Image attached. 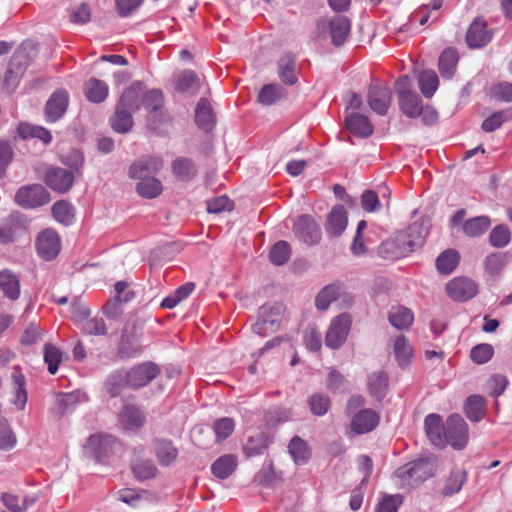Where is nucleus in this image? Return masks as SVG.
I'll return each mask as SVG.
<instances>
[{
  "label": "nucleus",
  "mask_w": 512,
  "mask_h": 512,
  "mask_svg": "<svg viewBox=\"0 0 512 512\" xmlns=\"http://www.w3.org/2000/svg\"><path fill=\"white\" fill-rule=\"evenodd\" d=\"M428 235V226L423 221H416L405 230L383 243V249L391 258H401L421 247Z\"/></svg>",
  "instance_id": "obj_1"
},
{
  "label": "nucleus",
  "mask_w": 512,
  "mask_h": 512,
  "mask_svg": "<svg viewBox=\"0 0 512 512\" xmlns=\"http://www.w3.org/2000/svg\"><path fill=\"white\" fill-rule=\"evenodd\" d=\"M36 55L37 47L32 42L23 43L21 47L13 54L8 64L3 82V88L8 93L15 91L21 78L27 70L30 61L36 57Z\"/></svg>",
  "instance_id": "obj_2"
},
{
  "label": "nucleus",
  "mask_w": 512,
  "mask_h": 512,
  "mask_svg": "<svg viewBox=\"0 0 512 512\" xmlns=\"http://www.w3.org/2000/svg\"><path fill=\"white\" fill-rule=\"evenodd\" d=\"M431 476V467L427 460L410 462L399 469L393 475L395 484L399 488H411Z\"/></svg>",
  "instance_id": "obj_3"
},
{
  "label": "nucleus",
  "mask_w": 512,
  "mask_h": 512,
  "mask_svg": "<svg viewBox=\"0 0 512 512\" xmlns=\"http://www.w3.org/2000/svg\"><path fill=\"white\" fill-rule=\"evenodd\" d=\"M284 307L279 303H267L260 307L258 319L252 326L253 331L259 335L274 332L280 324Z\"/></svg>",
  "instance_id": "obj_4"
},
{
  "label": "nucleus",
  "mask_w": 512,
  "mask_h": 512,
  "mask_svg": "<svg viewBox=\"0 0 512 512\" xmlns=\"http://www.w3.org/2000/svg\"><path fill=\"white\" fill-rule=\"evenodd\" d=\"M15 202L24 209H35L50 202L48 191L40 184L25 185L15 194Z\"/></svg>",
  "instance_id": "obj_5"
},
{
  "label": "nucleus",
  "mask_w": 512,
  "mask_h": 512,
  "mask_svg": "<svg viewBox=\"0 0 512 512\" xmlns=\"http://www.w3.org/2000/svg\"><path fill=\"white\" fill-rule=\"evenodd\" d=\"M128 388L138 390L147 386L153 379L160 374V368L157 364L151 361H146L133 366L125 371Z\"/></svg>",
  "instance_id": "obj_6"
},
{
  "label": "nucleus",
  "mask_w": 512,
  "mask_h": 512,
  "mask_svg": "<svg viewBox=\"0 0 512 512\" xmlns=\"http://www.w3.org/2000/svg\"><path fill=\"white\" fill-rule=\"evenodd\" d=\"M445 438L447 445L452 446L454 449H463L468 442V425L459 414L451 415L445 423Z\"/></svg>",
  "instance_id": "obj_7"
},
{
  "label": "nucleus",
  "mask_w": 512,
  "mask_h": 512,
  "mask_svg": "<svg viewBox=\"0 0 512 512\" xmlns=\"http://www.w3.org/2000/svg\"><path fill=\"white\" fill-rule=\"evenodd\" d=\"M351 323V316L347 313H342L334 317L326 333V346L331 349L340 348L348 337Z\"/></svg>",
  "instance_id": "obj_8"
},
{
  "label": "nucleus",
  "mask_w": 512,
  "mask_h": 512,
  "mask_svg": "<svg viewBox=\"0 0 512 512\" xmlns=\"http://www.w3.org/2000/svg\"><path fill=\"white\" fill-rule=\"evenodd\" d=\"M295 236L307 245H315L321 240V230L309 215L299 216L293 226Z\"/></svg>",
  "instance_id": "obj_9"
},
{
  "label": "nucleus",
  "mask_w": 512,
  "mask_h": 512,
  "mask_svg": "<svg viewBox=\"0 0 512 512\" xmlns=\"http://www.w3.org/2000/svg\"><path fill=\"white\" fill-rule=\"evenodd\" d=\"M446 293L454 301L464 302L478 293L477 283L467 277H456L446 284Z\"/></svg>",
  "instance_id": "obj_10"
},
{
  "label": "nucleus",
  "mask_w": 512,
  "mask_h": 512,
  "mask_svg": "<svg viewBox=\"0 0 512 512\" xmlns=\"http://www.w3.org/2000/svg\"><path fill=\"white\" fill-rule=\"evenodd\" d=\"M326 28H329L332 43L335 46H341L344 44L350 33L351 23L347 17L338 15L329 21L325 19L319 21L318 29L324 30Z\"/></svg>",
  "instance_id": "obj_11"
},
{
  "label": "nucleus",
  "mask_w": 512,
  "mask_h": 512,
  "mask_svg": "<svg viewBox=\"0 0 512 512\" xmlns=\"http://www.w3.org/2000/svg\"><path fill=\"white\" fill-rule=\"evenodd\" d=\"M60 247V238L52 229H45L37 237V252L41 258L47 261L54 259L59 254Z\"/></svg>",
  "instance_id": "obj_12"
},
{
  "label": "nucleus",
  "mask_w": 512,
  "mask_h": 512,
  "mask_svg": "<svg viewBox=\"0 0 512 512\" xmlns=\"http://www.w3.org/2000/svg\"><path fill=\"white\" fill-rule=\"evenodd\" d=\"M392 100L391 91L387 86L384 85H371L368 94L367 101L370 108L380 116L387 114Z\"/></svg>",
  "instance_id": "obj_13"
},
{
  "label": "nucleus",
  "mask_w": 512,
  "mask_h": 512,
  "mask_svg": "<svg viewBox=\"0 0 512 512\" xmlns=\"http://www.w3.org/2000/svg\"><path fill=\"white\" fill-rule=\"evenodd\" d=\"M492 39V32L487 29V23L483 18H476L469 26L466 33V42L470 48H482Z\"/></svg>",
  "instance_id": "obj_14"
},
{
  "label": "nucleus",
  "mask_w": 512,
  "mask_h": 512,
  "mask_svg": "<svg viewBox=\"0 0 512 512\" xmlns=\"http://www.w3.org/2000/svg\"><path fill=\"white\" fill-rule=\"evenodd\" d=\"M163 166L160 157L147 156L135 161L129 168V176L134 179L142 180L150 178L152 174H156Z\"/></svg>",
  "instance_id": "obj_15"
},
{
  "label": "nucleus",
  "mask_w": 512,
  "mask_h": 512,
  "mask_svg": "<svg viewBox=\"0 0 512 512\" xmlns=\"http://www.w3.org/2000/svg\"><path fill=\"white\" fill-rule=\"evenodd\" d=\"M351 303L350 296L345 294L340 285L330 284L319 291L315 299L318 310L326 311L333 302Z\"/></svg>",
  "instance_id": "obj_16"
},
{
  "label": "nucleus",
  "mask_w": 512,
  "mask_h": 512,
  "mask_svg": "<svg viewBox=\"0 0 512 512\" xmlns=\"http://www.w3.org/2000/svg\"><path fill=\"white\" fill-rule=\"evenodd\" d=\"M425 433L430 442L439 448L447 445V439L444 436L445 424L439 414L431 413L424 420Z\"/></svg>",
  "instance_id": "obj_17"
},
{
  "label": "nucleus",
  "mask_w": 512,
  "mask_h": 512,
  "mask_svg": "<svg viewBox=\"0 0 512 512\" xmlns=\"http://www.w3.org/2000/svg\"><path fill=\"white\" fill-rule=\"evenodd\" d=\"M74 176L63 168H51L45 176V183L54 191L65 193L72 187Z\"/></svg>",
  "instance_id": "obj_18"
},
{
  "label": "nucleus",
  "mask_w": 512,
  "mask_h": 512,
  "mask_svg": "<svg viewBox=\"0 0 512 512\" xmlns=\"http://www.w3.org/2000/svg\"><path fill=\"white\" fill-rule=\"evenodd\" d=\"M69 96L67 91L58 90L52 94L46 103L45 115L49 122H55L60 119L67 110Z\"/></svg>",
  "instance_id": "obj_19"
},
{
  "label": "nucleus",
  "mask_w": 512,
  "mask_h": 512,
  "mask_svg": "<svg viewBox=\"0 0 512 512\" xmlns=\"http://www.w3.org/2000/svg\"><path fill=\"white\" fill-rule=\"evenodd\" d=\"M114 444V438L111 435L97 433L90 436L84 445V452L95 458H101L106 455Z\"/></svg>",
  "instance_id": "obj_20"
},
{
  "label": "nucleus",
  "mask_w": 512,
  "mask_h": 512,
  "mask_svg": "<svg viewBox=\"0 0 512 512\" xmlns=\"http://www.w3.org/2000/svg\"><path fill=\"white\" fill-rule=\"evenodd\" d=\"M379 423V415L372 409H361L351 421V429L357 434L372 431Z\"/></svg>",
  "instance_id": "obj_21"
},
{
  "label": "nucleus",
  "mask_w": 512,
  "mask_h": 512,
  "mask_svg": "<svg viewBox=\"0 0 512 512\" xmlns=\"http://www.w3.org/2000/svg\"><path fill=\"white\" fill-rule=\"evenodd\" d=\"M345 124L347 129L355 136L367 138L374 131L373 124L368 117L359 113H351L346 116Z\"/></svg>",
  "instance_id": "obj_22"
},
{
  "label": "nucleus",
  "mask_w": 512,
  "mask_h": 512,
  "mask_svg": "<svg viewBox=\"0 0 512 512\" xmlns=\"http://www.w3.org/2000/svg\"><path fill=\"white\" fill-rule=\"evenodd\" d=\"M144 87L141 82H134L126 88L117 104V106L134 112L140 108Z\"/></svg>",
  "instance_id": "obj_23"
},
{
  "label": "nucleus",
  "mask_w": 512,
  "mask_h": 512,
  "mask_svg": "<svg viewBox=\"0 0 512 512\" xmlns=\"http://www.w3.org/2000/svg\"><path fill=\"white\" fill-rule=\"evenodd\" d=\"M347 212L342 205L332 208L327 217L326 231L331 236H340L347 227Z\"/></svg>",
  "instance_id": "obj_24"
},
{
  "label": "nucleus",
  "mask_w": 512,
  "mask_h": 512,
  "mask_svg": "<svg viewBox=\"0 0 512 512\" xmlns=\"http://www.w3.org/2000/svg\"><path fill=\"white\" fill-rule=\"evenodd\" d=\"M119 421L123 429L136 430L144 425L145 416L138 407L125 405L120 412Z\"/></svg>",
  "instance_id": "obj_25"
},
{
  "label": "nucleus",
  "mask_w": 512,
  "mask_h": 512,
  "mask_svg": "<svg viewBox=\"0 0 512 512\" xmlns=\"http://www.w3.org/2000/svg\"><path fill=\"white\" fill-rule=\"evenodd\" d=\"M237 465L238 460L235 455L225 454L213 462L211 472L216 478L225 480L235 472Z\"/></svg>",
  "instance_id": "obj_26"
},
{
  "label": "nucleus",
  "mask_w": 512,
  "mask_h": 512,
  "mask_svg": "<svg viewBox=\"0 0 512 512\" xmlns=\"http://www.w3.org/2000/svg\"><path fill=\"white\" fill-rule=\"evenodd\" d=\"M195 121L197 126L208 132L215 125V115L209 101L205 98L199 100L195 109Z\"/></svg>",
  "instance_id": "obj_27"
},
{
  "label": "nucleus",
  "mask_w": 512,
  "mask_h": 512,
  "mask_svg": "<svg viewBox=\"0 0 512 512\" xmlns=\"http://www.w3.org/2000/svg\"><path fill=\"white\" fill-rule=\"evenodd\" d=\"M0 289L4 296L15 301L20 296V281L11 270L5 269L0 272Z\"/></svg>",
  "instance_id": "obj_28"
},
{
  "label": "nucleus",
  "mask_w": 512,
  "mask_h": 512,
  "mask_svg": "<svg viewBox=\"0 0 512 512\" xmlns=\"http://www.w3.org/2000/svg\"><path fill=\"white\" fill-rule=\"evenodd\" d=\"M390 324L398 330H407L414 321L413 312L404 306L392 307L388 314Z\"/></svg>",
  "instance_id": "obj_29"
},
{
  "label": "nucleus",
  "mask_w": 512,
  "mask_h": 512,
  "mask_svg": "<svg viewBox=\"0 0 512 512\" xmlns=\"http://www.w3.org/2000/svg\"><path fill=\"white\" fill-rule=\"evenodd\" d=\"M278 74L281 81L286 85L297 83L296 60L292 54H285L279 59Z\"/></svg>",
  "instance_id": "obj_30"
},
{
  "label": "nucleus",
  "mask_w": 512,
  "mask_h": 512,
  "mask_svg": "<svg viewBox=\"0 0 512 512\" xmlns=\"http://www.w3.org/2000/svg\"><path fill=\"white\" fill-rule=\"evenodd\" d=\"M108 85L97 78H90L84 84V94L93 103H101L108 96Z\"/></svg>",
  "instance_id": "obj_31"
},
{
  "label": "nucleus",
  "mask_w": 512,
  "mask_h": 512,
  "mask_svg": "<svg viewBox=\"0 0 512 512\" xmlns=\"http://www.w3.org/2000/svg\"><path fill=\"white\" fill-rule=\"evenodd\" d=\"M464 412L469 420L479 422L485 416V399L480 395H471L464 404Z\"/></svg>",
  "instance_id": "obj_32"
},
{
  "label": "nucleus",
  "mask_w": 512,
  "mask_h": 512,
  "mask_svg": "<svg viewBox=\"0 0 512 512\" xmlns=\"http://www.w3.org/2000/svg\"><path fill=\"white\" fill-rule=\"evenodd\" d=\"M171 168L173 174L183 181L191 180L197 175L196 165L190 158H176L172 162Z\"/></svg>",
  "instance_id": "obj_33"
},
{
  "label": "nucleus",
  "mask_w": 512,
  "mask_h": 512,
  "mask_svg": "<svg viewBox=\"0 0 512 512\" xmlns=\"http://www.w3.org/2000/svg\"><path fill=\"white\" fill-rule=\"evenodd\" d=\"M127 376L124 370H116L109 374L104 382V389L111 397L119 396L125 387H128Z\"/></svg>",
  "instance_id": "obj_34"
},
{
  "label": "nucleus",
  "mask_w": 512,
  "mask_h": 512,
  "mask_svg": "<svg viewBox=\"0 0 512 512\" xmlns=\"http://www.w3.org/2000/svg\"><path fill=\"white\" fill-rule=\"evenodd\" d=\"M368 389L372 397L381 401L387 391L388 376L385 372H374L368 376Z\"/></svg>",
  "instance_id": "obj_35"
},
{
  "label": "nucleus",
  "mask_w": 512,
  "mask_h": 512,
  "mask_svg": "<svg viewBox=\"0 0 512 512\" xmlns=\"http://www.w3.org/2000/svg\"><path fill=\"white\" fill-rule=\"evenodd\" d=\"M399 106L401 111L409 118L419 117L423 110L422 100L414 92L399 99Z\"/></svg>",
  "instance_id": "obj_36"
},
{
  "label": "nucleus",
  "mask_w": 512,
  "mask_h": 512,
  "mask_svg": "<svg viewBox=\"0 0 512 512\" xmlns=\"http://www.w3.org/2000/svg\"><path fill=\"white\" fill-rule=\"evenodd\" d=\"M155 452L160 464L163 466L171 465L178 455V451L172 442L167 440H156Z\"/></svg>",
  "instance_id": "obj_37"
},
{
  "label": "nucleus",
  "mask_w": 512,
  "mask_h": 512,
  "mask_svg": "<svg viewBox=\"0 0 512 512\" xmlns=\"http://www.w3.org/2000/svg\"><path fill=\"white\" fill-rule=\"evenodd\" d=\"M269 445V439L264 433H257L250 436L243 450L247 457H254L263 454Z\"/></svg>",
  "instance_id": "obj_38"
},
{
  "label": "nucleus",
  "mask_w": 512,
  "mask_h": 512,
  "mask_svg": "<svg viewBox=\"0 0 512 512\" xmlns=\"http://www.w3.org/2000/svg\"><path fill=\"white\" fill-rule=\"evenodd\" d=\"M491 226L488 216H477L464 222L463 232L468 237H478L484 234Z\"/></svg>",
  "instance_id": "obj_39"
},
{
  "label": "nucleus",
  "mask_w": 512,
  "mask_h": 512,
  "mask_svg": "<svg viewBox=\"0 0 512 512\" xmlns=\"http://www.w3.org/2000/svg\"><path fill=\"white\" fill-rule=\"evenodd\" d=\"M111 126L118 133H127L133 126L132 112L116 106L115 113L111 118Z\"/></svg>",
  "instance_id": "obj_40"
},
{
  "label": "nucleus",
  "mask_w": 512,
  "mask_h": 512,
  "mask_svg": "<svg viewBox=\"0 0 512 512\" xmlns=\"http://www.w3.org/2000/svg\"><path fill=\"white\" fill-rule=\"evenodd\" d=\"M394 354L400 366L404 367L410 364L413 357V349L405 336L396 338L394 342Z\"/></svg>",
  "instance_id": "obj_41"
},
{
  "label": "nucleus",
  "mask_w": 512,
  "mask_h": 512,
  "mask_svg": "<svg viewBox=\"0 0 512 512\" xmlns=\"http://www.w3.org/2000/svg\"><path fill=\"white\" fill-rule=\"evenodd\" d=\"M458 62V54L454 49H445L439 57V71L444 78H451Z\"/></svg>",
  "instance_id": "obj_42"
},
{
  "label": "nucleus",
  "mask_w": 512,
  "mask_h": 512,
  "mask_svg": "<svg viewBox=\"0 0 512 512\" xmlns=\"http://www.w3.org/2000/svg\"><path fill=\"white\" fill-rule=\"evenodd\" d=\"M13 388L15 390V397L13 403L20 409L23 410L27 403V390L26 381L24 375L15 370L12 373Z\"/></svg>",
  "instance_id": "obj_43"
},
{
  "label": "nucleus",
  "mask_w": 512,
  "mask_h": 512,
  "mask_svg": "<svg viewBox=\"0 0 512 512\" xmlns=\"http://www.w3.org/2000/svg\"><path fill=\"white\" fill-rule=\"evenodd\" d=\"M459 254L453 249L442 252L436 259V267L439 273L448 275L458 265Z\"/></svg>",
  "instance_id": "obj_44"
},
{
  "label": "nucleus",
  "mask_w": 512,
  "mask_h": 512,
  "mask_svg": "<svg viewBox=\"0 0 512 512\" xmlns=\"http://www.w3.org/2000/svg\"><path fill=\"white\" fill-rule=\"evenodd\" d=\"M419 88L426 98H431L438 88L439 80L433 70H424L418 77Z\"/></svg>",
  "instance_id": "obj_45"
},
{
  "label": "nucleus",
  "mask_w": 512,
  "mask_h": 512,
  "mask_svg": "<svg viewBox=\"0 0 512 512\" xmlns=\"http://www.w3.org/2000/svg\"><path fill=\"white\" fill-rule=\"evenodd\" d=\"M136 190L138 194L144 198H156L162 193L163 187L161 182L155 177L144 178L137 183Z\"/></svg>",
  "instance_id": "obj_46"
},
{
  "label": "nucleus",
  "mask_w": 512,
  "mask_h": 512,
  "mask_svg": "<svg viewBox=\"0 0 512 512\" xmlns=\"http://www.w3.org/2000/svg\"><path fill=\"white\" fill-rule=\"evenodd\" d=\"M288 450L294 462L298 465L305 464L309 459L310 452L307 444L298 436L291 439Z\"/></svg>",
  "instance_id": "obj_47"
},
{
  "label": "nucleus",
  "mask_w": 512,
  "mask_h": 512,
  "mask_svg": "<svg viewBox=\"0 0 512 512\" xmlns=\"http://www.w3.org/2000/svg\"><path fill=\"white\" fill-rule=\"evenodd\" d=\"M291 256V247L288 242L280 240L276 242L269 252L270 261L277 266L285 264Z\"/></svg>",
  "instance_id": "obj_48"
},
{
  "label": "nucleus",
  "mask_w": 512,
  "mask_h": 512,
  "mask_svg": "<svg viewBox=\"0 0 512 512\" xmlns=\"http://www.w3.org/2000/svg\"><path fill=\"white\" fill-rule=\"evenodd\" d=\"M51 211L53 217L59 223L64 225H69L72 223L74 218V209L68 202L64 200L57 201L52 206Z\"/></svg>",
  "instance_id": "obj_49"
},
{
  "label": "nucleus",
  "mask_w": 512,
  "mask_h": 512,
  "mask_svg": "<svg viewBox=\"0 0 512 512\" xmlns=\"http://www.w3.org/2000/svg\"><path fill=\"white\" fill-rule=\"evenodd\" d=\"M284 96L282 87L278 84H267L263 86L258 95V100L263 105H272Z\"/></svg>",
  "instance_id": "obj_50"
},
{
  "label": "nucleus",
  "mask_w": 512,
  "mask_h": 512,
  "mask_svg": "<svg viewBox=\"0 0 512 512\" xmlns=\"http://www.w3.org/2000/svg\"><path fill=\"white\" fill-rule=\"evenodd\" d=\"M176 88L180 92H194L199 89V80L192 70L183 71L177 78Z\"/></svg>",
  "instance_id": "obj_51"
},
{
  "label": "nucleus",
  "mask_w": 512,
  "mask_h": 512,
  "mask_svg": "<svg viewBox=\"0 0 512 512\" xmlns=\"http://www.w3.org/2000/svg\"><path fill=\"white\" fill-rule=\"evenodd\" d=\"M62 361V352L56 346L47 343L44 346V362L48 365L50 374H55Z\"/></svg>",
  "instance_id": "obj_52"
},
{
  "label": "nucleus",
  "mask_w": 512,
  "mask_h": 512,
  "mask_svg": "<svg viewBox=\"0 0 512 512\" xmlns=\"http://www.w3.org/2000/svg\"><path fill=\"white\" fill-rule=\"evenodd\" d=\"M466 481V473L461 470L452 471L446 480L443 488V494L446 496L457 493L461 490Z\"/></svg>",
  "instance_id": "obj_53"
},
{
  "label": "nucleus",
  "mask_w": 512,
  "mask_h": 512,
  "mask_svg": "<svg viewBox=\"0 0 512 512\" xmlns=\"http://www.w3.org/2000/svg\"><path fill=\"white\" fill-rule=\"evenodd\" d=\"M164 97L160 90L152 89L142 95V103L146 110L157 112L163 106Z\"/></svg>",
  "instance_id": "obj_54"
},
{
  "label": "nucleus",
  "mask_w": 512,
  "mask_h": 512,
  "mask_svg": "<svg viewBox=\"0 0 512 512\" xmlns=\"http://www.w3.org/2000/svg\"><path fill=\"white\" fill-rule=\"evenodd\" d=\"M506 265V257L501 253H491L484 261V267L490 275H498Z\"/></svg>",
  "instance_id": "obj_55"
},
{
  "label": "nucleus",
  "mask_w": 512,
  "mask_h": 512,
  "mask_svg": "<svg viewBox=\"0 0 512 512\" xmlns=\"http://www.w3.org/2000/svg\"><path fill=\"white\" fill-rule=\"evenodd\" d=\"M134 475L140 480H147L155 477L157 468L152 461H137L132 465Z\"/></svg>",
  "instance_id": "obj_56"
},
{
  "label": "nucleus",
  "mask_w": 512,
  "mask_h": 512,
  "mask_svg": "<svg viewBox=\"0 0 512 512\" xmlns=\"http://www.w3.org/2000/svg\"><path fill=\"white\" fill-rule=\"evenodd\" d=\"M510 238V231L504 225L494 227L489 235L491 245L497 248L505 247L509 243Z\"/></svg>",
  "instance_id": "obj_57"
},
{
  "label": "nucleus",
  "mask_w": 512,
  "mask_h": 512,
  "mask_svg": "<svg viewBox=\"0 0 512 512\" xmlns=\"http://www.w3.org/2000/svg\"><path fill=\"white\" fill-rule=\"evenodd\" d=\"M133 297H134V293L128 291L124 295L123 299L113 298V299L109 300L103 308L105 315L108 318H112V319L117 318L122 313L121 303L128 302Z\"/></svg>",
  "instance_id": "obj_58"
},
{
  "label": "nucleus",
  "mask_w": 512,
  "mask_h": 512,
  "mask_svg": "<svg viewBox=\"0 0 512 512\" xmlns=\"http://www.w3.org/2000/svg\"><path fill=\"white\" fill-rule=\"evenodd\" d=\"M494 349L490 344H478L471 349L470 357L477 364L488 362L493 356Z\"/></svg>",
  "instance_id": "obj_59"
},
{
  "label": "nucleus",
  "mask_w": 512,
  "mask_h": 512,
  "mask_svg": "<svg viewBox=\"0 0 512 512\" xmlns=\"http://www.w3.org/2000/svg\"><path fill=\"white\" fill-rule=\"evenodd\" d=\"M16 444V436L6 420H0V449L10 450Z\"/></svg>",
  "instance_id": "obj_60"
},
{
  "label": "nucleus",
  "mask_w": 512,
  "mask_h": 512,
  "mask_svg": "<svg viewBox=\"0 0 512 512\" xmlns=\"http://www.w3.org/2000/svg\"><path fill=\"white\" fill-rule=\"evenodd\" d=\"M310 409L313 414L322 416L327 413L330 408V399L323 394H315L309 398Z\"/></svg>",
  "instance_id": "obj_61"
},
{
  "label": "nucleus",
  "mask_w": 512,
  "mask_h": 512,
  "mask_svg": "<svg viewBox=\"0 0 512 512\" xmlns=\"http://www.w3.org/2000/svg\"><path fill=\"white\" fill-rule=\"evenodd\" d=\"M235 423L229 417L221 418L214 422L213 429L219 441L229 437L234 431Z\"/></svg>",
  "instance_id": "obj_62"
},
{
  "label": "nucleus",
  "mask_w": 512,
  "mask_h": 512,
  "mask_svg": "<svg viewBox=\"0 0 512 512\" xmlns=\"http://www.w3.org/2000/svg\"><path fill=\"white\" fill-rule=\"evenodd\" d=\"M82 330L87 335L101 336L107 333L105 322L102 318H91L83 323Z\"/></svg>",
  "instance_id": "obj_63"
},
{
  "label": "nucleus",
  "mask_w": 512,
  "mask_h": 512,
  "mask_svg": "<svg viewBox=\"0 0 512 512\" xmlns=\"http://www.w3.org/2000/svg\"><path fill=\"white\" fill-rule=\"evenodd\" d=\"M327 388L335 392H344L348 388V383L342 374L331 370L327 378Z\"/></svg>",
  "instance_id": "obj_64"
}]
</instances>
